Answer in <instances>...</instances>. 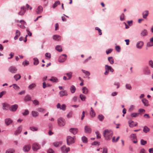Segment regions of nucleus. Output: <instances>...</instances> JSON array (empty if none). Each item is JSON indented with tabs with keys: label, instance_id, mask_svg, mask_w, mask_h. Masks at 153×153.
<instances>
[{
	"label": "nucleus",
	"instance_id": "obj_1",
	"mask_svg": "<svg viewBox=\"0 0 153 153\" xmlns=\"http://www.w3.org/2000/svg\"><path fill=\"white\" fill-rule=\"evenodd\" d=\"M113 132L111 130L106 129L105 130L104 136L105 139L107 140H110L112 136Z\"/></svg>",
	"mask_w": 153,
	"mask_h": 153
},
{
	"label": "nucleus",
	"instance_id": "obj_2",
	"mask_svg": "<svg viewBox=\"0 0 153 153\" xmlns=\"http://www.w3.org/2000/svg\"><path fill=\"white\" fill-rule=\"evenodd\" d=\"M67 144L70 145L74 143V139L70 136H68L66 137Z\"/></svg>",
	"mask_w": 153,
	"mask_h": 153
},
{
	"label": "nucleus",
	"instance_id": "obj_3",
	"mask_svg": "<svg viewBox=\"0 0 153 153\" xmlns=\"http://www.w3.org/2000/svg\"><path fill=\"white\" fill-rule=\"evenodd\" d=\"M8 70L10 73L12 74H15L17 72V69L16 67L12 66L9 68Z\"/></svg>",
	"mask_w": 153,
	"mask_h": 153
},
{
	"label": "nucleus",
	"instance_id": "obj_4",
	"mask_svg": "<svg viewBox=\"0 0 153 153\" xmlns=\"http://www.w3.org/2000/svg\"><path fill=\"white\" fill-rule=\"evenodd\" d=\"M58 123L59 126H63L65 124V120L62 118H59L58 119Z\"/></svg>",
	"mask_w": 153,
	"mask_h": 153
},
{
	"label": "nucleus",
	"instance_id": "obj_5",
	"mask_svg": "<svg viewBox=\"0 0 153 153\" xmlns=\"http://www.w3.org/2000/svg\"><path fill=\"white\" fill-rule=\"evenodd\" d=\"M67 56L65 54H63L60 56L59 59V62H62L66 59Z\"/></svg>",
	"mask_w": 153,
	"mask_h": 153
},
{
	"label": "nucleus",
	"instance_id": "obj_6",
	"mask_svg": "<svg viewBox=\"0 0 153 153\" xmlns=\"http://www.w3.org/2000/svg\"><path fill=\"white\" fill-rule=\"evenodd\" d=\"M26 8L24 6H23L21 7V11H20L18 13V14L20 15H23L25 13Z\"/></svg>",
	"mask_w": 153,
	"mask_h": 153
},
{
	"label": "nucleus",
	"instance_id": "obj_7",
	"mask_svg": "<svg viewBox=\"0 0 153 153\" xmlns=\"http://www.w3.org/2000/svg\"><path fill=\"white\" fill-rule=\"evenodd\" d=\"M40 148V146L37 143H35L33 144L32 149L33 151H37Z\"/></svg>",
	"mask_w": 153,
	"mask_h": 153
},
{
	"label": "nucleus",
	"instance_id": "obj_8",
	"mask_svg": "<svg viewBox=\"0 0 153 153\" xmlns=\"http://www.w3.org/2000/svg\"><path fill=\"white\" fill-rule=\"evenodd\" d=\"M144 44L143 42L142 41H138L136 45V47L138 49H141L142 48Z\"/></svg>",
	"mask_w": 153,
	"mask_h": 153
},
{
	"label": "nucleus",
	"instance_id": "obj_9",
	"mask_svg": "<svg viewBox=\"0 0 153 153\" xmlns=\"http://www.w3.org/2000/svg\"><path fill=\"white\" fill-rule=\"evenodd\" d=\"M61 149L62 152L64 153H67L70 150V148L69 147L66 148V146L65 145L61 147Z\"/></svg>",
	"mask_w": 153,
	"mask_h": 153
},
{
	"label": "nucleus",
	"instance_id": "obj_10",
	"mask_svg": "<svg viewBox=\"0 0 153 153\" xmlns=\"http://www.w3.org/2000/svg\"><path fill=\"white\" fill-rule=\"evenodd\" d=\"M128 123L129 126L130 127H133L134 126H136L138 124L137 122L134 123V122L132 120H129Z\"/></svg>",
	"mask_w": 153,
	"mask_h": 153
},
{
	"label": "nucleus",
	"instance_id": "obj_11",
	"mask_svg": "<svg viewBox=\"0 0 153 153\" xmlns=\"http://www.w3.org/2000/svg\"><path fill=\"white\" fill-rule=\"evenodd\" d=\"M105 70L108 71V72H113L114 71V69L111 66L107 65H105Z\"/></svg>",
	"mask_w": 153,
	"mask_h": 153
},
{
	"label": "nucleus",
	"instance_id": "obj_12",
	"mask_svg": "<svg viewBox=\"0 0 153 153\" xmlns=\"http://www.w3.org/2000/svg\"><path fill=\"white\" fill-rule=\"evenodd\" d=\"M18 108V105L17 104H14L11 106L10 110V111L13 112L15 111Z\"/></svg>",
	"mask_w": 153,
	"mask_h": 153
},
{
	"label": "nucleus",
	"instance_id": "obj_13",
	"mask_svg": "<svg viewBox=\"0 0 153 153\" xmlns=\"http://www.w3.org/2000/svg\"><path fill=\"white\" fill-rule=\"evenodd\" d=\"M22 129V126H19L17 128L14 134L16 135H17L19 134L21 132Z\"/></svg>",
	"mask_w": 153,
	"mask_h": 153
},
{
	"label": "nucleus",
	"instance_id": "obj_14",
	"mask_svg": "<svg viewBox=\"0 0 153 153\" xmlns=\"http://www.w3.org/2000/svg\"><path fill=\"white\" fill-rule=\"evenodd\" d=\"M150 73V70L148 67L145 68L143 70V73L145 75H149Z\"/></svg>",
	"mask_w": 153,
	"mask_h": 153
},
{
	"label": "nucleus",
	"instance_id": "obj_15",
	"mask_svg": "<svg viewBox=\"0 0 153 153\" xmlns=\"http://www.w3.org/2000/svg\"><path fill=\"white\" fill-rule=\"evenodd\" d=\"M13 122L12 120L10 118H6L5 120V124L7 126L11 124Z\"/></svg>",
	"mask_w": 153,
	"mask_h": 153
},
{
	"label": "nucleus",
	"instance_id": "obj_16",
	"mask_svg": "<svg viewBox=\"0 0 153 153\" xmlns=\"http://www.w3.org/2000/svg\"><path fill=\"white\" fill-rule=\"evenodd\" d=\"M91 131V129L89 126H86L85 127V132L87 133H90Z\"/></svg>",
	"mask_w": 153,
	"mask_h": 153
},
{
	"label": "nucleus",
	"instance_id": "obj_17",
	"mask_svg": "<svg viewBox=\"0 0 153 153\" xmlns=\"http://www.w3.org/2000/svg\"><path fill=\"white\" fill-rule=\"evenodd\" d=\"M73 134H76L78 132V130L77 128H71L69 130Z\"/></svg>",
	"mask_w": 153,
	"mask_h": 153
},
{
	"label": "nucleus",
	"instance_id": "obj_18",
	"mask_svg": "<svg viewBox=\"0 0 153 153\" xmlns=\"http://www.w3.org/2000/svg\"><path fill=\"white\" fill-rule=\"evenodd\" d=\"M31 148V146L30 145H27L25 146L23 149L24 151L25 152H27L30 150Z\"/></svg>",
	"mask_w": 153,
	"mask_h": 153
},
{
	"label": "nucleus",
	"instance_id": "obj_19",
	"mask_svg": "<svg viewBox=\"0 0 153 153\" xmlns=\"http://www.w3.org/2000/svg\"><path fill=\"white\" fill-rule=\"evenodd\" d=\"M42 6L40 5L38 7L36 12L37 14H40L42 12Z\"/></svg>",
	"mask_w": 153,
	"mask_h": 153
},
{
	"label": "nucleus",
	"instance_id": "obj_20",
	"mask_svg": "<svg viewBox=\"0 0 153 153\" xmlns=\"http://www.w3.org/2000/svg\"><path fill=\"white\" fill-rule=\"evenodd\" d=\"M59 94L60 97H62L63 96H66L68 95V93L65 90H63L60 91L59 92Z\"/></svg>",
	"mask_w": 153,
	"mask_h": 153
},
{
	"label": "nucleus",
	"instance_id": "obj_21",
	"mask_svg": "<svg viewBox=\"0 0 153 153\" xmlns=\"http://www.w3.org/2000/svg\"><path fill=\"white\" fill-rule=\"evenodd\" d=\"M48 80L50 81L53 82H58V79L54 76H52L51 79H48Z\"/></svg>",
	"mask_w": 153,
	"mask_h": 153
},
{
	"label": "nucleus",
	"instance_id": "obj_22",
	"mask_svg": "<svg viewBox=\"0 0 153 153\" xmlns=\"http://www.w3.org/2000/svg\"><path fill=\"white\" fill-rule=\"evenodd\" d=\"M148 34L147 31L146 29H144L140 33V35L142 36H144Z\"/></svg>",
	"mask_w": 153,
	"mask_h": 153
},
{
	"label": "nucleus",
	"instance_id": "obj_23",
	"mask_svg": "<svg viewBox=\"0 0 153 153\" xmlns=\"http://www.w3.org/2000/svg\"><path fill=\"white\" fill-rule=\"evenodd\" d=\"M149 14V12L148 10H146L144 11L142 13L143 18L145 19H146L148 15Z\"/></svg>",
	"mask_w": 153,
	"mask_h": 153
},
{
	"label": "nucleus",
	"instance_id": "obj_24",
	"mask_svg": "<svg viewBox=\"0 0 153 153\" xmlns=\"http://www.w3.org/2000/svg\"><path fill=\"white\" fill-rule=\"evenodd\" d=\"M53 39L55 41H59L61 39V37L58 35H54L53 36Z\"/></svg>",
	"mask_w": 153,
	"mask_h": 153
},
{
	"label": "nucleus",
	"instance_id": "obj_25",
	"mask_svg": "<svg viewBox=\"0 0 153 153\" xmlns=\"http://www.w3.org/2000/svg\"><path fill=\"white\" fill-rule=\"evenodd\" d=\"M31 99V97L30 95H26L24 99V101L26 102L30 100Z\"/></svg>",
	"mask_w": 153,
	"mask_h": 153
},
{
	"label": "nucleus",
	"instance_id": "obj_26",
	"mask_svg": "<svg viewBox=\"0 0 153 153\" xmlns=\"http://www.w3.org/2000/svg\"><path fill=\"white\" fill-rule=\"evenodd\" d=\"M82 93L84 94H87L88 93V89L86 87H84L82 89Z\"/></svg>",
	"mask_w": 153,
	"mask_h": 153
},
{
	"label": "nucleus",
	"instance_id": "obj_27",
	"mask_svg": "<svg viewBox=\"0 0 153 153\" xmlns=\"http://www.w3.org/2000/svg\"><path fill=\"white\" fill-rule=\"evenodd\" d=\"M32 116L34 117H36L39 115V113L36 111H33L31 112Z\"/></svg>",
	"mask_w": 153,
	"mask_h": 153
},
{
	"label": "nucleus",
	"instance_id": "obj_28",
	"mask_svg": "<svg viewBox=\"0 0 153 153\" xmlns=\"http://www.w3.org/2000/svg\"><path fill=\"white\" fill-rule=\"evenodd\" d=\"M62 142L61 141L59 142H55L53 143V145L55 147H58L59 145H61Z\"/></svg>",
	"mask_w": 153,
	"mask_h": 153
},
{
	"label": "nucleus",
	"instance_id": "obj_29",
	"mask_svg": "<svg viewBox=\"0 0 153 153\" xmlns=\"http://www.w3.org/2000/svg\"><path fill=\"white\" fill-rule=\"evenodd\" d=\"M144 105L146 106H148L149 105L148 101L146 99L144 98L142 100Z\"/></svg>",
	"mask_w": 153,
	"mask_h": 153
},
{
	"label": "nucleus",
	"instance_id": "obj_30",
	"mask_svg": "<svg viewBox=\"0 0 153 153\" xmlns=\"http://www.w3.org/2000/svg\"><path fill=\"white\" fill-rule=\"evenodd\" d=\"M14 78L16 80V81H17L19 79L21 78V76L19 74H15L14 76Z\"/></svg>",
	"mask_w": 153,
	"mask_h": 153
},
{
	"label": "nucleus",
	"instance_id": "obj_31",
	"mask_svg": "<svg viewBox=\"0 0 153 153\" xmlns=\"http://www.w3.org/2000/svg\"><path fill=\"white\" fill-rule=\"evenodd\" d=\"M70 90L72 93H74L76 90V88L75 87L74 85H72L70 87Z\"/></svg>",
	"mask_w": 153,
	"mask_h": 153
},
{
	"label": "nucleus",
	"instance_id": "obj_32",
	"mask_svg": "<svg viewBox=\"0 0 153 153\" xmlns=\"http://www.w3.org/2000/svg\"><path fill=\"white\" fill-rule=\"evenodd\" d=\"M150 131V129L147 126H145L143 128V131L145 133H147Z\"/></svg>",
	"mask_w": 153,
	"mask_h": 153
},
{
	"label": "nucleus",
	"instance_id": "obj_33",
	"mask_svg": "<svg viewBox=\"0 0 153 153\" xmlns=\"http://www.w3.org/2000/svg\"><path fill=\"white\" fill-rule=\"evenodd\" d=\"M9 106V105L6 103L3 104V107L2 108L3 109L5 110H7Z\"/></svg>",
	"mask_w": 153,
	"mask_h": 153
},
{
	"label": "nucleus",
	"instance_id": "obj_34",
	"mask_svg": "<svg viewBox=\"0 0 153 153\" xmlns=\"http://www.w3.org/2000/svg\"><path fill=\"white\" fill-rule=\"evenodd\" d=\"M97 118L100 121H102L104 118V117L102 114H100L98 115Z\"/></svg>",
	"mask_w": 153,
	"mask_h": 153
},
{
	"label": "nucleus",
	"instance_id": "obj_35",
	"mask_svg": "<svg viewBox=\"0 0 153 153\" xmlns=\"http://www.w3.org/2000/svg\"><path fill=\"white\" fill-rule=\"evenodd\" d=\"M108 60L111 64H113L114 63V60L112 56L108 57Z\"/></svg>",
	"mask_w": 153,
	"mask_h": 153
},
{
	"label": "nucleus",
	"instance_id": "obj_36",
	"mask_svg": "<svg viewBox=\"0 0 153 153\" xmlns=\"http://www.w3.org/2000/svg\"><path fill=\"white\" fill-rule=\"evenodd\" d=\"M125 87L128 90H131L132 89V87L131 85L127 83L125 85Z\"/></svg>",
	"mask_w": 153,
	"mask_h": 153
},
{
	"label": "nucleus",
	"instance_id": "obj_37",
	"mask_svg": "<svg viewBox=\"0 0 153 153\" xmlns=\"http://www.w3.org/2000/svg\"><path fill=\"white\" fill-rule=\"evenodd\" d=\"M34 60L33 64L34 65H37L39 63V61L38 59L36 58H34L33 59Z\"/></svg>",
	"mask_w": 153,
	"mask_h": 153
},
{
	"label": "nucleus",
	"instance_id": "obj_38",
	"mask_svg": "<svg viewBox=\"0 0 153 153\" xmlns=\"http://www.w3.org/2000/svg\"><path fill=\"white\" fill-rule=\"evenodd\" d=\"M56 49L59 52H62V48L61 46L58 45L56 47Z\"/></svg>",
	"mask_w": 153,
	"mask_h": 153
},
{
	"label": "nucleus",
	"instance_id": "obj_39",
	"mask_svg": "<svg viewBox=\"0 0 153 153\" xmlns=\"http://www.w3.org/2000/svg\"><path fill=\"white\" fill-rule=\"evenodd\" d=\"M79 97L82 101H85L86 99L85 96L82 94L80 95Z\"/></svg>",
	"mask_w": 153,
	"mask_h": 153
},
{
	"label": "nucleus",
	"instance_id": "obj_40",
	"mask_svg": "<svg viewBox=\"0 0 153 153\" xmlns=\"http://www.w3.org/2000/svg\"><path fill=\"white\" fill-rule=\"evenodd\" d=\"M29 128L30 130L33 131H36L38 130L37 127L33 126L30 127Z\"/></svg>",
	"mask_w": 153,
	"mask_h": 153
},
{
	"label": "nucleus",
	"instance_id": "obj_41",
	"mask_svg": "<svg viewBox=\"0 0 153 153\" xmlns=\"http://www.w3.org/2000/svg\"><path fill=\"white\" fill-rule=\"evenodd\" d=\"M60 4V3L59 1L57 0L56 1L53 5V8H55V7H57L58 4Z\"/></svg>",
	"mask_w": 153,
	"mask_h": 153
},
{
	"label": "nucleus",
	"instance_id": "obj_42",
	"mask_svg": "<svg viewBox=\"0 0 153 153\" xmlns=\"http://www.w3.org/2000/svg\"><path fill=\"white\" fill-rule=\"evenodd\" d=\"M36 86V85L35 83H33L30 85L28 87V88L30 89H32L33 88H35Z\"/></svg>",
	"mask_w": 153,
	"mask_h": 153
},
{
	"label": "nucleus",
	"instance_id": "obj_43",
	"mask_svg": "<svg viewBox=\"0 0 153 153\" xmlns=\"http://www.w3.org/2000/svg\"><path fill=\"white\" fill-rule=\"evenodd\" d=\"M91 111L90 112V115L92 117H94L95 116V112L93 111V110L92 108V107L91 108Z\"/></svg>",
	"mask_w": 153,
	"mask_h": 153
},
{
	"label": "nucleus",
	"instance_id": "obj_44",
	"mask_svg": "<svg viewBox=\"0 0 153 153\" xmlns=\"http://www.w3.org/2000/svg\"><path fill=\"white\" fill-rule=\"evenodd\" d=\"M72 72H70L66 74L67 76L68 77V79H71L72 77Z\"/></svg>",
	"mask_w": 153,
	"mask_h": 153
},
{
	"label": "nucleus",
	"instance_id": "obj_45",
	"mask_svg": "<svg viewBox=\"0 0 153 153\" xmlns=\"http://www.w3.org/2000/svg\"><path fill=\"white\" fill-rule=\"evenodd\" d=\"M130 137L132 140L136 139L137 136L135 134H132L130 135Z\"/></svg>",
	"mask_w": 153,
	"mask_h": 153
},
{
	"label": "nucleus",
	"instance_id": "obj_46",
	"mask_svg": "<svg viewBox=\"0 0 153 153\" xmlns=\"http://www.w3.org/2000/svg\"><path fill=\"white\" fill-rule=\"evenodd\" d=\"M139 114V113H132L130 115L132 117H136L138 116Z\"/></svg>",
	"mask_w": 153,
	"mask_h": 153
},
{
	"label": "nucleus",
	"instance_id": "obj_47",
	"mask_svg": "<svg viewBox=\"0 0 153 153\" xmlns=\"http://www.w3.org/2000/svg\"><path fill=\"white\" fill-rule=\"evenodd\" d=\"M13 88L16 90H18L20 88L19 86L16 84L13 85Z\"/></svg>",
	"mask_w": 153,
	"mask_h": 153
},
{
	"label": "nucleus",
	"instance_id": "obj_48",
	"mask_svg": "<svg viewBox=\"0 0 153 153\" xmlns=\"http://www.w3.org/2000/svg\"><path fill=\"white\" fill-rule=\"evenodd\" d=\"M82 140L83 142L84 143H87V138L85 136H83L82 138Z\"/></svg>",
	"mask_w": 153,
	"mask_h": 153
},
{
	"label": "nucleus",
	"instance_id": "obj_49",
	"mask_svg": "<svg viewBox=\"0 0 153 153\" xmlns=\"http://www.w3.org/2000/svg\"><path fill=\"white\" fill-rule=\"evenodd\" d=\"M14 150L12 149H9L6 151L5 153H13Z\"/></svg>",
	"mask_w": 153,
	"mask_h": 153
},
{
	"label": "nucleus",
	"instance_id": "obj_50",
	"mask_svg": "<svg viewBox=\"0 0 153 153\" xmlns=\"http://www.w3.org/2000/svg\"><path fill=\"white\" fill-rule=\"evenodd\" d=\"M146 46L148 47H150L153 46V43L149 42H148L146 44Z\"/></svg>",
	"mask_w": 153,
	"mask_h": 153
},
{
	"label": "nucleus",
	"instance_id": "obj_51",
	"mask_svg": "<svg viewBox=\"0 0 153 153\" xmlns=\"http://www.w3.org/2000/svg\"><path fill=\"white\" fill-rule=\"evenodd\" d=\"M29 112L27 109H26L25 110L24 112L22 113L23 115L25 116L28 115L29 114Z\"/></svg>",
	"mask_w": 153,
	"mask_h": 153
},
{
	"label": "nucleus",
	"instance_id": "obj_52",
	"mask_svg": "<svg viewBox=\"0 0 153 153\" xmlns=\"http://www.w3.org/2000/svg\"><path fill=\"white\" fill-rule=\"evenodd\" d=\"M82 72L84 74H85L86 75H88V76L90 75V74L89 71L83 70V69H82Z\"/></svg>",
	"mask_w": 153,
	"mask_h": 153
},
{
	"label": "nucleus",
	"instance_id": "obj_53",
	"mask_svg": "<svg viewBox=\"0 0 153 153\" xmlns=\"http://www.w3.org/2000/svg\"><path fill=\"white\" fill-rule=\"evenodd\" d=\"M141 144L142 145H144L147 143V141L143 139H141L140 140Z\"/></svg>",
	"mask_w": 153,
	"mask_h": 153
},
{
	"label": "nucleus",
	"instance_id": "obj_54",
	"mask_svg": "<svg viewBox=\"0 0 153 153\" xmlns=\"http://www.w3.org/2000/svg\"><path fill=\"white\" fill-rule=\"evenodd\" d=\"M149 65L152 68H153V61L151 60L149 61Z\"/></svg>",
	"mask_w": 153,
	"mask_h": 153
},
{
	"label": "nucleus",
	"instance_id": "obj_55",
	"mask_svg": "<svg viewBox=\"0 0 153 153\" xmlns=\"http://www.w3.org/2000/svg\"><path fill=\"white\" fill-rule=\"evenodd\" d=\"M29 64V62L28 61L25 60L24 61L22 62V64L24 66H25L26 65H27Z\"/></svg>",
	"mask_w": 153,
	"mask_h": 153
},
{
	"label": "nucleus",
	"instance_id": "obj_56",
	"mask_svg": "<svg viewBox=\"0 0 153 153\" xmlns=\"http://www.w3.org/2000/svg\"><path fill=\"white\" fill-rule=\"evenodd\" d=\"M103 151L102 153H107L108 150L107 148L105 147H104L103 148Z\"/></svg>",
	"mask_w": 153,
	"mask_h": 153
},
{
	"label": "nucleus",
	"instance_id": "obj_57",
	"mask_svg": "<svg viewBox=\"0 0 153 153\" xmlns=\"http://www.w3.org/2000/svg\"><path fill=\"white\" fill-rule=\"evenodd\" d=\"M33 101V103L35 105H39V103L38 100H35Z\"/></svg>",
	"mask_w": 153,
	"mask_h": 153
},
{
	"label": "nucleus",
	"instance_id": "obj_58",
	"mask_svg": "<svg viewBox=\"0 0 153 153\" xmlns=\"http://www.w3.org/2000/svg\"><path fill=\"white\" fill-rule=\"evenodd\" d=\"M115 49L116 51L118 52H119L120 51V48L119 46H115Z\"/></svg>",
	"mask_w": 153,
	"mask_h": 153
},
{
	"label": "nucleus",
	"instance_id": "obj_59",
	"mask_svg": "<svg viewBox=\"0 0 153 153\" xmlns=\"http://www.w3.org/2000/svg\"><path fill=\"white\" fill-rule=\"evenodd\" d=\"M48 153H54V151L51 148H49L47 150Z\"/></svg>",
	"mask_w": 153,
	"mask_h": 153
},
{
	"label": "nucleus",
	"instance_id": "obj_60",
	"mask_svg": "<svg viewBox=\"0 0 153 153\" xmlns=\"http://www.w3.org/2000/svg\"><path fill=\"white\" fill-rule=\"evenodd\" d=\"M120 19L121 21H123L124 19V14H122L120 16Z\"/></svg>",
	"mask_w": 153,
	"mask_h": 153
},
{
	"label": "nucleus",
	"instance_id": "obj_61",
	"mask_svg": "<svg viewBox=\"0 0 153 153\" xmlns=\"http://www.w3.org/2000/svg\"><path fill=\"white\" fill-rule=\"evenodd\" d=\"M95 133L96 134L97 138L98 139L100 138L101 137L100 134L99 133L98 131H97L95 132Z\"/></svg>",
	"mask_w": 153,
	"mask_h": 153
},
{
	"label": "nucleus",
	"instance_id": "obj_62",
	"mask_svg": "<svg viewBox=\"0 0 153 153\" xmlns=\"http://www.w3.org/2000/svg\"><path fill=\"white\" fill-rule=\"evenodd\" d=\"M100 144V143L98 141H94L92 144L93 145L99 146Z\"/></svg>",
	"mask_w": 153,
	"mask_h": 153
},
{
	"label": "nucleus",
	"instance_id": "obj_63",
	"mask_svg": "<svg viewBox=\"0 0 153 153\" xmlns=\"http://www.w3.org/2000/svg\"><path fill=\"white\" fill-rule=\"evenodd\" d=\"M26 7L27 9H29L30 10L32 9V7L27 4H26Z\"/></svg>",
	"mask_w": 153,
	"mask_h": 153
},
{
	"label": "nucleus",
	"instance_id": "obj_64",
	"mask_svg": "<svg viewBox=\"0 0 153 153\" xmlns=\"http://www.w3.org/2000/svg\"><path fill=\"white\" fill-rule=\"evenodd\" d=\"M66 109V105L65 104H63L62 105L61 107L60 108L63 111H65Z\"/></svg>",
	"mask_w": 153,
	"mask_h": 153
}]
</instances>
